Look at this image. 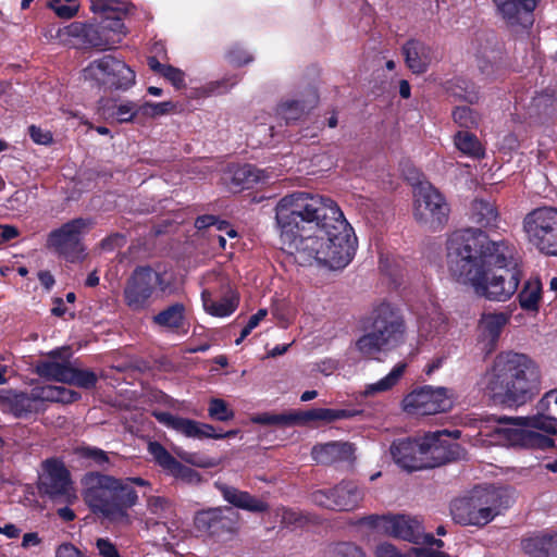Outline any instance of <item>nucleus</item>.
Returning a JSON list of instances; mask_svg holds the SVG:
<instances>
[{
	"label": "nucleus",
	"instance_id": "obj_13",
	"mask_svg": "<svg viewBox=\"0 0 557 557\" xmlns=\"http://www.w3.org/2000/svg\"><path fill=\"white\" fill-rule=\"evenodd\" d=\"M38 488L51 499L61 500L67 505H72L77 500L71 473L64 462L57 458H50L42 462Z\"/></svg>",
	"mask_w": 557,
	"mask_h": 557
},
{
	"label": "nucleus",
	"instance_id": "obj_30",
	"mask_svg": "<svg viewBox=\"0 0 557 557\" xmlns=\"http://www.w3.org/2000/svg\"><path fill=\"white\" fill-rule=\"evenodd\" d=\"M152 321L156 325L169 331L184 330L186 308L182 302H175L156 314Z\"/></svg>",
	"mask_w": 557,
	"mask_h": 557
},
{
	"label": "nucleus",
	"instance_id": "obj_1",
	"mask_svg": "<svg viewBox=\"0 0 557 557\" xmlns=\"http://www.w3.org/2000/svg\"><path fill=\"white\" fill-rule=\"evenodd\" d=\"M282 249L300 265L341 270L352 260L356 237L339 207L329 197L304 191L275 207Z\"/></svg>",
	"mask_w": 557,
	"mask_h": 557
},
{
	"label": "nucleus",
	"instance_id": "obj_33",
	"mask_svg": "<svg viewBox=\"0 0 557 557\" xmlns=\"http://www.w3.org/2000/svg\"><path fill=\"white\" fill-rule=\"evenodd\" d=\"M146 507L151 518L146 520V525L158 524L159 521L170 519L174 515L173 504L162 496H149L146 500Z\"/></svg>",
	"mask_w": 557,
	"mask_h": 557
},
{
	"label": "nucleus",
	"instance_id": "obj_5",
	"mask_svg": "<svg viewBox=\"0 0 557 557\" xmlns=\"http://www.w3.org/2000/svg\"><path fill=\"white\" fill-rule=\"evenodd\" d=\"M499 435L510 446L547 449L554 446L552 435L557 432V417L536 405V413L527 417L503 418Z\"/></svg>",
	"mask_w": 557,
	"mask_h": 557
},
{
	"label": "nucleus",
	"instance_id": "obj_29",
	"mask_svg": "<svg viewBox=\"0 0 557 557\" xmlns=\"http://www.w3.org/2000/svg\"><path fill=\"white\" fill-rule=\"evenodd\" d=\"M61 350L50 352L52 359L40 362L37 366V373L45 379L67 383L72 370V363L67 360L59 361L55 358L60 356Z\"/></svg>",
	"mask_w": 557,
	"mask_h": 557
},
{
	"label": "nucleus",
	"instance_id": "obj_21",
	"mask_svg": "<svg viewBox=\"0 0 557 557\" xmlns=\"http://www.w3.org/2000/svg\"><path fill=\"white\" fill-rule=\"evenodd\" d=\"M60 36L63 39L71 40L74 45L86 48H97L100 50L110 49V41L103 35L101 25H95L87 22H72L60 29Z\"/></svg>",
	"mask_w": 557,
	"mask_h": 557
},
{
	"label": "nucleus",
	"instance_id": "obj_62",
	"mask_svg": "<svg viewBox=\"0 0 557 557\" xmlns=\"http://www.w3.org/2000/svg\"><path fill=\"white\" fill-rule=\"evenodd\" d=\"M281 516H282V523H284L285 525H300L301 524L302 516L295 510L283 508Z\"/></svg>",
	"mask_w": 557,
	"mask_h": 557
},
{
	"label": "nucleus",
	"instance_id": "obj_15",
	"mask_svg": "<svg viewBox=\"0 0 557 557\" xmlns=\"http://www.w3.org/2000/svg\"><path fill=\"white\" fill-rule=\"evenodd\" d=\"M403 406L409 414H436L449 410L453 399L445 387L423 386L408 394L403 400Z\"/></svg>",
	"mask_w": 557,
	"mask_h": 557
},
{
	"label": "nucleus",
	"instance_id": "obj_4",
	"mask_svg": "<svg viewBox=\"0 0 557 557\" xmlns=\"http://www.w3.org/2000/svg\"><path fill=\"white\" fill-rule=\"evenodd\" d=\"M82 496L95 515L112 523L131 525L133 518L128 509L137 505L138 494L113 475L96 471L87 472L81 480Z\"/></svg>",
	"mask_w": 557,
	"mask_h": 557
},
{
	"label": "nucleus",
	"instance_id": "obj_14",
	"mask_svg": "<svg viewBox=\"0 0 557 557\" xmlns=\"http://www.w3.org/2000/svg\"><path fill=\"white\" fill-rule=\"evenodd\" d=\"M372 332L393 349L405 339V322L399 310L389 302H381L374 307L371 317Z\"/></svg>",
	"mask_w": 557,
	"mask_h": 557
},
{
	"label": "nucleus",
	"instance_id": "obj_36",
	"mask_svg": "<svg viewBox=\"0 0 557 557\" xmlns=\"http://www.w3.org/2000/svg\"><path fill=\"white\" fill-rule=\"evenodd\" d=\"M542 295V283L537 277L525 281L518 295L520 307L528 311H536Z\"/></svg>",
	"mask_w": 557,
	"mask_h": 557
},
{
	"label": "nucleus",
	"instance_id": "obj_55",
	"mask_svg": "<svg viewBox=\"0 0 557 557\" xmlns=\"http://www.w3.org/2000/svg\"><path fill=\"white\" fill-rule=\"evenodd\" d=\"M170 473L183 481H186L188 483L199 482L200 475L198 472H196L194 469L186 467L182 465L180 461L175 465V467L170 471Z\"/></svg>",
	"mask_w": 557,
	"mask_h": 557
},
{
	"label": "nucleus",
	"instance_id": "obj_35",
	"mask_svg": "<svg viewBox=\"0 0 557 557\" xmlns=\"http://www.w3.org/2000/svg\"><path fill=\"white\" fill-rule=\"evenodd\" d=\"M33 389L34 395L38 400L39 409L41 408V404L44 401L71 403L78 399L79 397L77 392L67 389L63 386L45 385Z\"/></svg>",
	"mask_w": 557,
	"mask_h": 557
},
{
	"label": "nucleus",
	"instance_id": "obj_18",
	"mask_svg": "<svg viewBox=\"0 0 557 557\" xmlns=\"http://www.w3.org/2000/svg\"><path fill=\"white\" fill-rule=\"evenodd\" d=\"M231 508H210L195 516L197 531L218 541H228L237 530V522L233 518Z\"/></svg>",
	"mask_w": 557,
	"mask_h": 557
},
{
	"label": "nucleus",
	"instance_id": "obj_19",
	"mask_svg": "<svg viewBox=\"0 0 557 557\" xmlns=\"http://www.w3.org/2000/svg\"><path fill=\"white\" fill-rule=\"evenodd\" d=\"M111 0H90V9L94 13L101 15V28L103 35L110 41V49L120 44L127 34L124 24L128 4L123 3L122 7H114Z\"/></svg>",
	"mask_w": 557,
	"mask_h": 557
},
{
	"label": "nucleus",
	"instance_id": "obj_59",
	"mask_svg": "<svg viewBox=\"0 0 557 557\" xmlns=\"http://www.w3.org/2000/svg\"><path fill=\"white\" fill-rule=\"evenodd\" d=\"M28 133L32 140L38 145H49L52 141V134L49 131L42 129L38 126L30 125Z\"/></svg>",
	"mask_w": 557,
	"mask_h": 557
},
{
	"label": "nucleus",
	"instance_id": "obj_49",
	"mask_svg": "<svg viewBox=\"0 0 557 557\" xmlns=\"http://www.w3.org/2000/svg\"><path fill=\"white\" fill-rule=\"evenodd\" d=\"M208 413L211 419L218 421H228L234 418V411L221 398H212L210 400Z\"/></svg>",
	"mask_w": 557,
	"mask_h": 557
},
{
	"label": "nucleus",
	"instance_id": "obj_12",
	"mask_svg": "<svg viewBox=\"0 0 557 557\" xmlns=\"http://www.w3.org/2000/svg\"><path fill=\"white\" fill-rule=\"evenodd\" d=\"M91 225L90 220L83 218L69 221L50 232L47 238V247L70 262L82 260L85 251L82 239Z\"/></svg>",
	"mask_w": 557,
	"mask_h": 557
},
{
	"label": "nucleus",
	"instance_id": "obj_10",
	"mask_svg": "<svg viewBox=\"0 0 557 557\" xmlns=\"http://www.w3.org/2000/svg\"><path fill=\"white\" fill-rule=\"evenodd\" d=\"M84 79L91 85L110 90H127L136 79L135 72L122 60L103 55L83 70Z\"/></svg>",
	"mask_w": 557,
	"mask_h": 557
},
{
	"label": "nucleus",
	"instance_id": "obj_24",
	"mask_svg": "<svg viewBox=\"0 0 557 557\" xmlns=\"http://www.w3.org/2000/svg\"><path fill=\"white\" fill-rule=\"evenodd\" d=\"M405 62L413 74H422L428 71L433 61L432 48L423 41L411 39L403 47Z\"/></svg>",
	"mask_w": 557,
	"mask_h": 557
},
{
	"label": "nucleus",
	"instance_id": "obj_27",
	"mask_svg": "<svg viewBox=\"0 0 557 557\" xmlns=\"http://www.w3.org/2000/svg\"><path fill=\"white\" fill-rule=\"evenodd\" d=\"M201 300L203 310L216 318H225L231 315L238 307V296L234 292H228L220 300H214L209 289L201 292Z\"/></svg>",
	"mask_w": 557,
	"mask_h": 557
},
{
	"label": "nucleus",
	"instance_id": "obj_56",
	"mask_svg": "<svg viewBox=\"0 0 557 557\" xmlns=\"http://www.w3.org/2000/svg\"><path fill=\"white\" fill-rule=\"evenodd\" d=\"M162 76L177 89L184 88L186 86L185 73L177 67L168 65Z\"/></svg>",
	"mask_w": 557,
	"mask_h": 557
},
{
	"label": "nucleus",
	"instance_id": "obj_26",
	"mask_svg": "<svg viewBox=\"0 0 557 557\" xmlns=\"http://www.w3.org/2000/svg\"><path fill=\"white\" fill-rule=\"evenodd\" d=\"M521 545L531 557H557V532L535 534L524 539Z\"/></svg>",
	"mask_w": 557,
	"mask_h": 557
},
{
	"label": "nucleus",
	"instance_id": "obj_63",
	"mask_svg": "<svg viewBox=\"0 0 557 557\" xmlns=\"http://www.w3.org/2000/svg\"><path fill=\"white\" fill-rule=\"evenodd\" d=\"M479 69L486 79L495 78L499 72V66L487 60H482L479 64Z\"/></svg>",
	"mask_w": 557,
	"mask_h": 557
},
{
	"label": "nucleus",
	"instance_id": "obj_7",
	"mask_svg": "<svg viewBox=\"0 0 557 557\" xmlns=\"http://www.w3.org/2000/svg\"><path fill=\"white\" fill-rule=\"evenodd\" d=\"M446 431L428 433L421 438H398L391 445V455L400 468L408 471L434 467L433 460L445 449L442 436Z\"/></svg>",
	"mask_w": 557,
	"mask_h": 557
},
{
	"label": "nucleus",
	"instance_id": "obj_8",
	"mask_svg": "<svg viewBox=\"0 0 557 557\" xmlns=\"http://www.w3.org/2000/svg\"><path fill=\"white\" fill-rule=\"evenodd\" d=\"M522 230L530 245L546 256H557V208L543 206L527 213Z\"/></svg>",
	"mask_w": 557,
	"mask_h": 557
},
{
	"label": "nucleus",
	"instance_id": "obj_58",
	"mask_svg": "<svg viewBox=\"0 0 557 557\" xmlns=\"http://www.w3.org/2000/svg\"><path fill=\"white\" fill-rule=\"evenodd\" d=\"M334 553L338 557H364V553L352 543H339L335 546Z\"/></svg>",
	"mask_w": 557,
	"mask_h": 557
},
{
	"label": "nucleus",
	"instance_id": "obj_50",
	"mask_svg": "<svg viewBox=\"0 0 557 557\" xmlns=\"http://www.w3.org/2000/svg\"><path fill=\"white\" fill-rule=\"evenodd\" d=\"M76 455L79 458L91 460L94 465L103 467L104 465L109 463V457L108 454L97 447L91 446H82L76 448Z\"/></svg>",
	"mask_w": 557,
	"mask_h": 557
},
{
	"label": "nucleus",
	"instance_id": "obj_48",
	"mask_svg": "<svg viewBox=\"0 0 557 557\" xmlns=\"http://www.w3.org/2000/svg\"><path fill=\"white\" fill-rule=\"evenodd\" d=\"M175 109V104L172 101L163 102H149L146 101L140 104L141 116L144 117H157L165 115Z\"/></svg>",
	"mask_w": 557,
	"mask_h": 557
},
{
	"label": "nucleus",
	"instance_id": "obj_44",
	"mask_svg": "<svg viewBox=\"0 0 557 557\" xmlns=\"http://www.w3.org/2000/svg\"><path fill=\"white\" fill-rule=\"evenodd\" d=\"M298 417L295 412L281 414L262 413L253 418V422L264 425L290 426L297 423Z\"/></svg>",
	"mask_w": 557,
	"mask_h": 557
},
{
	"label": "nucleus",
	"instance_id": "obj_40",
	"mask_svg": "<svg viewBox=\"0 0 557 557\" xmlns=\"http://www.w3.org/2000/svg\"><path fill=\"white\" fill-rule=\"evenodd\" d=\"M355 348L363 358L368 359L375 358L381 351L389 350L372 330L356 341Z\"/></svg>",
	"mask_w": 557,
	"mask_h": 557
},
{
	"label": "nucleus",
	"instance_id": "obj_31",
	"mask_svg": "<svg viewBox=\"0 0 557 557\" xmlns=\"http://www.w3.org/2000/svg\"><path fill=\"white\" fill-rule=\"evenodd\" d=\"M270 177L268 170L258 169L251 164H245L234 170L232 181L237 187L249 188L253 184L267 183Z\"/></svg>",
	"mask_w": 557,
	"mask_h": 557
},
{
	"label": "nucleus",
	"instance_id": "obj_57",
	"mask_svg": "<svg viewBox=\"0 0 557 557\" xmlns=\"http://www.w3.org/2000/svg\"><path fill=\"white\" fill-rule=\"evenodd\" d=\"M539 407L542 410H548L553 416L557 417V388L545 393L539 400Z\"/></svg>",
	"mask_w": 557,
	"mask_h": 557
},
{
	"label": "nucleus",
	"instance_id": "obj_61",
	"mask_svg": "<svg viewBox=\"0 0 557 557\" xmlns=\"http://www.w3.org/2000/svg\"><path fill=\"white\" fill-rule=\"evenodd\" d=\"M55 557H85V556L73 544L63 543L57 548Z\"/></svg>",
	"mask_w": 557,
	"mask_h": 557
},
{
	"label": "nucleus",
	"instance_id": "obj_23",
	"mask_svg": "<svg viewBox=\"0 0 557 557\" xmlns=\"http://www.w3.org/2000/svg\"><path fill=\"white\" fill-rule=\"evenodd\" d=\"M446 317L437 305H430L419 314L418 335L425 342L441 338L447 332Z\"/></svg>",
	"mask_w": 557,
	"mask_h": 557
},
{
	"label": "nucleus",
	"instance_id": "obj_3",
	"mask_svg": "<svg viewBox=\"0 0 557 557\" xmlns=\"http://www.w3.org/2000/svg\"><path fill=\"white\" fill-rule=\"evenodd\" d=\"M540 374L536 364L523 354H498L480 380L481 389L494 403L521 406L537 392Z\"/></svg>",
	"mask_w": 557,
	"mask_h": 557
},
{
	"label": "nucleus",
	"instance_id": "obj_2",
	"mask_svg": "<svg viewBox=\"0 0 557 557\" xmlns=\"http://www.w3.org/2000/svg\"><path fill=\"white\" fill-rule=\"evenodd\" d=\"M516 248L506 240H490L479 228L451 233L446 242V264L450 275L488 300L506 301L517 292L522 270Z\"/></svg>",
	"mask_w": 557,
	"mask_h": 557
},
{
	"label": "nucleus",
	"instance_id": "obj_47",
	"mask_svg": "<svg viewBox=\"0 0 557 557\" xmlns=\"http://www.w3.org/2000/svg\"><path fill=\"white\" fill-rule=\"evenodd\" d=\"M96 382L97 376L92 371L72 367L67 384H73L82 388H90L95 386Z\"/></svg>",
	"mask_w": 557,
	"mask_h": 557
},
{
	"label": "nucleus",
	"instance_id": "obj_53",
	"mask_svg": "<svg viewBox=\"0 0 557 557\" xmlns=\"http://www.w3.org/2000/svg\"><path fill=\"white\" fill-rule=\"evenodd\" d=\"M227 61L235 66H243L253 61V55L243 49L239 45H234L227 51Z\"/></svg>",
	"mask_w": 557,
	"mask_h": 557
},
{
	"label": "nucleus",
	"instance_id": "obj_28",
	"mask_svg": "<svg viewBox=\"0 0 557 557\" xmlns=\"http://www.w3.org/2000/svg\"><path fill=\"white\" fill-rule=\"evenodd\" d=\"M220 491L224 499L237 508L252 512H262L268 509L267 503L251 496L248 492L239 491L227 485L220 486Z\"/></svg>",
	"mask_w": 557,
	"mask_h": 557
},
{
	"label": "nucleus",
	"instance_id": "obj_60",
	"mask_svg": "<svg viewBox=\"0 0 557 557\" xmlns=\"http://www.w3.org/2000/svg\"><path fill=\"white\" fill-rule=\"evenodd\" d=\"M96 546L102 557H120L115 545L108 539H98Z\"/></svg>",
	"mask_w": 557,
	"mask_h": 557
},
{
	"label": "nucleus",
	"instance_id": "obj_43",
	"mask_svg": "<svg viewBox=\"0 0 557 557\" xmlns=\"http://www.w3.org/2000/svg\"><path fill=\"white\" fill-rule=\"evenodd\" d=\"M148 451L153 457V460L169 473L177 463V460L158 442H150Z\"/></svg>",
	"mask_w": 557,
	"mask_h": 557
},
{
	"label": "nucleus",
	"instance_id": "obj_22",
	"mask_svg": "<svg viewBox=\"0 0 557 557\" xmlns=\"http://www.w3.org/2000/svg\"><path fill=\"white\" fill-rule=\"evenodd\" d=\"M497 14L510 27L529 28L540 0H492Z\"/></svg>",
	"mask_w": 557,
	"mask_h": 557
},
{
	"label": "nucleus",
	"instance_id": "obj_42",
	"mask_svg": "<svg viewBox=\"0 0 557 557\" xmlns=\"http://www.w3.org/2000/svg\"><path fill=\"white\" fill-rule=\"evenodd\" d=\"M455 145L462 153L479 157L482 152L478 138L468 132H458L455 136Z\"/></svg>",
	"mask_w": 557,
	"mask_h": 557
},
{
	"label": "nucleus",
	"instance_id": "obj_64",
	"mask_svg": "<svg viewBox=\"0 0 557 557\" xmlns=\"http://www.w3.org/2000/svg\"><path fill=\"white\" fill-rule=\"evenodd\" d=\"M376 557H407L404 555H399L396 548L388 543H382L376 547L375 550Z\"/></svg>",
	"mask_w": 557,
	"mask_h": 557
},
{
	"label": "nucleus",
	"instance_id": "obj_6",
	"mask_svg": "<svg viewBox=\"0 0 557 557\" xmlns=\"http://www.w3.org/2000/svg\"><path fill=\"white\" fill-rule=\"evenodd\" d=\"M509 505L510 499L506 491L487 487L475 490L469 496L453 500L450 513L454 521L459 524L483 527Z\"/></svg>",
	"mask_w": 557,
	"mask_h": 557
},
{
	"label": "nucleus",
	"instance_id": "obj_51",
	"mask_svg": "<svg viewBox=\"0 0 557 557\" xmlns=\"http://www.w3.org/2000/svg\"><path fill=\"white\" fill-rule=\"evenodd\" d=\"M455 122L465 128L475 127L479 123V115L469 107H458L453 113Z\"/></svg>",
	"mask_w": 557,
	"mask_h": 557
},
{
	"label": "nucleus",
	"instance_id": "obj_39",
	"mask_svg": "<svg viewBox=\"0 0 557 557\" xmlns=\"http://www.w3.org/2000/svg\"><path fill=\"white\" fill-rule=\"evenodd\" d=\"M407 364L405 362L397 363L391 372L379 380L375 383L369 384L366 386L363 394L366 396H372L377 393H383L389 391L393 386H395L400 377L403 376Z\"/></svg>",
	"mask_w": 557,
	"mask_h": 557
},
{
	"label": "nucleus",
	"instance_id": "obj_20",
	"mask_svg": "<svg viewBox=\"0 0 557 557\" xmlns=\"http://www.w3.org/2000/svg\"><path fill=\"white\" fill-rule=\"evenodd\" d=\"M153 417L164 426L183 434L186 437L203 438H226L235 436L238 431L231 430L225 433H216L215 429L208 423L174 416L166 411H154Z\"/></svg>",
	"mask_w": 557,
	"mask_h": 557
},
{
	"label": "nucleus",
	"instance_id": "obj_25",
	"mask_svg": "<svg viewBox=\"0 0 557 557\" xmlns=\"http://www.w3.org/2000/svg\"><path fill=\"white\" fill-rule=\"evenodd\" d=\"M311 454L317 462L331 465L337 461L349 460L352 457L354 447L346 442H330L313 446Z\"/></svg>",
	"mask_w": 557,
	"mask_h": 557
},
{
	"label": "nucleus",
	"instance_id": "obj_17",
	"mask_svg": "<svg viewBox=\"0 0 557 557\" xmlns=\"http://www.w3.org/2000/svg\"><path fill=\"white\" fill-rule=\"evenodd\" d=\"M368 524L386 535L420 544L423 527L420 521L406 515L369 516Z\"/></svg>",
	"mask_w": 557,
	"mask_h": 557
},
{
	"label": "nucleus",
	"instance_id": "obj_32",
	"mask_svg": "<svg viewBox=\"0 0 557 557\" xmlns=\"http://www.w3.org/2000/svg\"><path fill=\"white\" fill-rule=\"evenodd\" d=\"M471 219L474 223L486 228L498 227L499 215L494 203L486 200H474L471 207Z\"/></svg>",
	"mask_w": 557,
	"mask_h": 557
},
{
	"label": "nucleus",
	"instance_id": "obj_11",
	"mask_svg": "<svg viewBox=\"0 0 557 557\" xmlns=\"http://www.w3.org/2000/svg\"><path fill=\"white\" fill-rule=\"evenodd\" d=\"M413 216L432 231L441 230L448 220L449 208L443 196L428 182L414 187Z\"/></svg>",
	"mask_w": 557,
	"mask_h": 557
},
{
	"label": "nucleus",
	"instance_id": "obj_37",
	"mask_svg": "<svg viewBox=\"0 0 557 557\" xmlns=\"http://www.w3.org/2000/svg\"><path fill=\"white\" fill-rule=\"evenodd\" d=\"M10 410L15 417H25L33 412H38V400L34 395V389L29 394H12L8 397Z\"/></svg>",
	"mask_w": 557,
	"mask_h": 557
},
{
	"label": "nucleus",
	"instance_id": "obj_9",
	"mask_svg": "<svg viewBox=\"0 0 557 557\" xmlns=\"http://www.w3.org/2000/svg\"><path fill=\"white\" fill-rule=\"evenodd\" d=\"M171 295L174 292L166 272H158L149 267L137 268L124 287V300L128 308L139 311L148 307L154 289Z\"/></svg>",
	"mask_w": 557,
	"mask_h": 557
},
{
	"label": "nucleus",
	"instance_id": "obj_16",
	"mask_svg": "<svg viewBox=\"0 0 557 557\" xmlns=\"http://www.w3.org/2000/svg\"><path fill=\"white\" fill-rule=\"evenodd\" d=\"M363 496V491L356 483L342 481L333 488L315 491L311 499L322 508L350 511L360 506Z\"/></svg>",
	"mask_w": 557,
	"mask_h": 557
},
{
	"label": "nucleus",
	"instance_id": "obj_41",
	"mask_svg": "<svg viewBox=\"0 0 557 557\" xmlns=\"http://www.w3.org/2000/svg\"><path fill=\"white\" fill-rule=\"evenodd\" d=\"M140 104L134 101H123L109 109V115L119 123L134 122L138 115H141Z\"/></svg>",
	"mask_w": 557,
	"mask_h": 557
},
{
	"label": "nucleus",
	"instance_id": "obj_38",
	"mask_svg": "<svg viewBox=\"0 0 557 557\" xmlns=\"http://www.w3.org/2000/svg\"><path fill=\"white\" fill-rule=\"evenodd\" d=\"M295 414L299 416L297 418V423L312 420H323L331 422L339 419H346L352 416L349 410L329 408H314L304 412H295Z\"/></svg>",
	"mask_w": 557,
	"mask_h": 557
},
{
	"label": "nucleus",
	"instance_id": "obj_45",
	"mask_svg": "<svg viewBox=\"0 0 557 557\" xmlns=\"http://www.w3.org/2000/svg\"><path fill=\"white\" fill-rule=\"evenodd\" d=\"M454 96L473 103L479 100V90L475 85L465 78H457L451 88Z\"/></svg>",
	"mask_w": 557,
	"mask_h": 557
},
{
	"label": "nucleus",
	"instance_id": "obj_46",
	"mask_svg": "<svg viewBox=\"0 0 557 557\" xmlns=\"http://www.w3.org/2000/svg\"><path fill=\"white\" fill-rule=\"evenodd\" d=\"M47 5L61 18H72L79 10L78 0H49Z\"/></svg>",
	"mask_w": 557,
	"mask_h": 557
},
{
	"label": "nucleus",
	"instance_id": "obj_52",
	"mask_svg": "<svg viewBox=\"0 0 557 557\" xmlns=\"http://www.w3.org/2000/svg\"><path fill=\"white\" fill-rule=\"evenodd\" d=\"M277 113L289 124L304 115L305 108L299 101H287L278 107Z\"/></svg>",
	"mask_w": 557,
	"mask_h": 557
},
{
	"label": "nucleus",
	"instance_id": "obj_54",
	"mask_svg": "<svg viewBox=\"0 0 557 557\" xmlns=\"http://www.w3.org/2000/svg\"><path fill=\"white\" fill-rule=\"evenodd\" d=\"M239 81L237 75H233L231 77H225L221 81H215L207 84L205 86L206 92L210 95L214 94H224L230 90L233 86H235Z\"/></svg>",
	"mask_w": 557,
	"mask_h": 557
},
{
	"label": "nucleus",
	"instance_id": "obj_34",
	"mask_svg": "<svg viewBox=\"0 0 557 557\" xmlns=\"http://www.w3.org/2000/svg\"><path fill=\"white\" fill-rule=\"evenodd\" d=\"M508 321L509 315L505 312H487L480 319V330L485 338L494 343Z\"/></svg>",
	"mask_w": 557,
	"mask_h": 557
}]
</instances>
